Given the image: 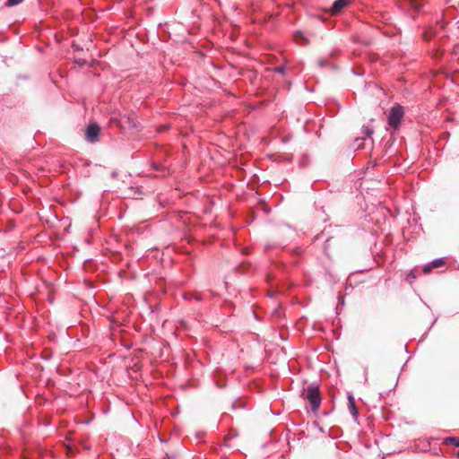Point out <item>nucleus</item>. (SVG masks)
<instances>
[{"instance_id":"f257e3e1","label":"nucleus","mask_w":459,"mask_h":459,"mask_svg":"<svg viewBox=\"0 0 459 459\" xmlns=\"http://www.w3.org/2000/svg\"><path fill=\"white\" fill-rule=\"evenodd\" d=\"M302 395L309 403L310 409L313 411H316L319 409L322 399L318 385L315 384L309 385Z\"/></svg>"},{"instance_id":"f03ea898","label":"nucleus","mask_w":459,"mask_h":459,"mask_svg":"<svg viewBox=\"0 0 459 459\" xmlns=\"http://www.w3.org/2000/svg\"><path fill=\"white\" fill-rule=\"evenodd\" d=\"M122 130H138L139 122L134 114L119 115L111 118Z\"/></svg>"},{"instance_id":"7ed1b4c3","label":"nucleus","mask_w":459,"mask_h":459,"mask_svg":"<svg viewBox=\"0 0 459 459\" xmlns=\"http://www.w3.org/2000/svg\"><path fill=\"white\" fill-rule=\"evenodd\" d=\"M403 117V108L400 105L393 107L388 115V125L394 129H397Z\"/></svg>"},{"instance_id":"20e7f679","label":"nucleus","mask_w":459,"mask_h":459,"mask_svg":"<svg viewBox=\"0 0 459 459\" xmlns=\"http://www.w3.org/2000/svg\"><path fill=\"white\" fill-rule=\"evenodd\" d=\"M100 127L96 124H91L86 128V139L91 143H95L99 140Z\"/></svg>"},{"instance_id":"39448f33","label":"nucleus","mask_w":459,"mask_h":459,"mask_svg":"<svg viewBox=\"0 0 459 459\" xmlns=\"http://www.w3.org/2000/svg\"><path fill=\"white\" fill-rule=\"evenodd\" d=\"M348 410L352 418L356 420L359 417V411L356 406L355 398L351 393L348 394Z\"/></svg>"},{"instance_id":"423d86ee","label":"nucleus","mask_w":459,"mask_h":459,"mask_svg":"<svg viewBox=\"0 0 459 459\" xmlns=\"http://www.w3.org/2000/svg\"><path fill=\"white\" fill-rule=\"evenodd\" d=\"M350 4V0H335L330 8L331 14L339 13L344 7Z\"/></svg>"},{"instance_id":"0eeeda50","label":"nucleus","mask_w":459,"mask_h":459,"mask_svg":"<svg viewBox=\"0 0 459 459\" xmlns=\"http://www.w3.org/2000/svg\"><path fill=\"white\" fill-rule=\"evenodd\" d=\"M445 264L444 258H437L434 259L430 264H427L423 268V272L425 273H429L432 268H437L442 266Z\"/></svg>"},{"instance_id":"6e6552de","label":"nucleus","mask_w":459,"mask_h":459,"mask_svg":"<svg viewBox=\"0 0 459 459\" xmlns=\"http://www.w3.org/2000/svg\"><path fill=\"white\" fill-rule=\"evenodd\" d=\"M404 4L408 5L409 8L419 12L422 6L420 0H404Z\"/></svg>"},{"instance_id":"1a4fd4ad","label":"nucleus","mask_w":459,"mask_h":459,"mask_svg":"<svg viewBox=\"0 0 459 459\" xmlns=\"http://www.w3.org/2000/svg\"><path fill=\"white\" fill-rule=\"evenodd\" d=\"M445 444L453 445L459 448V437H448L445 439Z\"/></svg>"},{"instance_id":"9d476101","label":"nucleus","mask_w":459,"mask_h":459,"mask_svg":"<svg viewBox=\"0 0 459 459\" xmlns=\"http://www.w3.org/2000/svg\"><path fill=\"white\" fill-rule=\"evenodd\" d=\"M294 37H295L296 41L299 42V43H302L301 40H304L303 44H307L308 43V41L307 39H305L303 34L300 31H297L295 33Z\"/></svg>"},{"instance_id":"9b49d317","label":"nucleus","mask_w":459,"mask_h":459,"mask_svg":"<svg viewBox=\"0 0 459 459\" xmlns=\"http://www.w3.org/2000/svg\"><path fill=\"white\" fill-rule=\"evenodd\" d=\"M22 1L23 0H7V2L5 3V6H7V7L16 6L19 4H21Z\"/></svg>"},{"instance_id":"f8f14e48","label":"nucleus","mask_w":459,"mask_h":459,"mask_svg":"<svg viewBox=\"0 0 459 459\" xmlns=\"http://www.w3.org/2000/svg\"><path fill=\"white\" fill-rule=\"evenodd\" d=\"M362 134L365 135V137H370L373 134V130L371 128H369L368 126H363Z\"/></svg>"},{"instance_id":"ddd939ff","label":"nucleus","mask_w":459,"mask_h":459,"mask_svg":"<svg viewBox=\"0 0 459 459\" xmlns=\"http://www.w3.org/2000/svg\"><path fill=\"white\" fill-rule=\"evenodd\" d=\"M275 72L283 74L285 73V68L283 66H278L275 68Z\"/></svg>"},{"instance_id":"4468645a","label":"nucleus","mask_w":459,"mask_h":459,"mask_svg":"<svg viewBox=\"0 0 459 459\" xmlns=\"http://www.w3.org/2000/svg\"><path fill=\"white\" fill-rule=\"evenodd\" d=\"M365 139V137H358L355 139V143H359L357 144V148H360V145H361V142Z\"/></svg>"},{"instance_id":"2eb2a0df","label":"nucleus","mask_w":459,"mask_h":459,"mask_svg":"<svg viewBox=\"0 0 459 459\" xmlns=\"http://www.w3.org/2000/svg\"><path fill=\"white\" fill-rule=\"evenodd\" d=\"M457 457H459V449H458V452H457Z\"/></svg>"}]
</instances>
